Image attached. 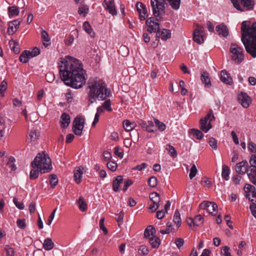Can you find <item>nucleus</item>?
Instances as JSON below:
<instances>
[{
  "instance_id": "obj_1",
  "label": "nucleus",
  "mask_w": 256,
  "mask_h": 256,
  "mask_svg": "<svg viewBox=\"0 0 256 256\" xmlns=\"http://www.w3.org/2000/svg\"><path fill=\"white\" fill-rule=\"evenodd\" d=\"M58 68L60 76L66 85L78 89L85 84L86 73L80 60L66 56L61 58Z\"/></svg>"
},
{
  "instance_id": "obj_2",
  "label": "nucleus",
  "mask_w": 256,
  "mask_h": 256,
  "mask_svg": "<svg viewBox=\"0 0 256 256\" xmlns=\"http://www.w3.org/2000/svg\"><path fill=\"white\" fill-rule=\"evenodd\" d=\"M88 85V105L94 103L97 100H104L112 96V92L107 88L106 84L102 80L90 78Z\"/></svg>"
},
{
  "instance_id": "obj_3",
  "label": "nucleus",
  "mask_w": 256,
  "mask_h": 256,
  "mask_svg": "<svg viewBox=\"0 0 256 256\" xmlns=\"http://www.w3.org/2000/svg\"><path fill=\"white\" fill-rule=\"evenodd\" d=\"M150 5L154 16L146 20V30L151 34L156 33L160 30L159 22L162 20V16L166 13V3L164 0H150Z\"/></svg>"
},
{
  "instance_id": "obj_4",
  "label": "nucleus",
  "mask_w": 256,
  "mask_h": 256,
  "mask_svg": "<svg viewBox=\"0 0 256 256\" xmlns=\"http://www.w3.org/2000/svg\"><path fill=\"white\" fill-rule=\"evenodd\" d=\"M242 38L246 52L252 58H256V22L250 28L247 27L246 22L244 21L241 26Z\"/></svg>"
},
{
  "instance_id": "obj_5",
  "label": "nucleus",
  "mask_w": 256,
  "mask_h": 256,
  "mask_svg": "<svg viewBox=\"0 0 256 256\" xmlns=\"http://www.w3.org/2000/svg\"><path fill=\"white\" fill-rule=\"evenodd\" d=\"M31 166L34 168H38L40 173L47 172L52 168L50 158L44 152L37 154L32 162Z\"/></svg>"
},
{
  "instance_id": "obj_6",
  "label": "nucleus",
  "mask_w": 256,
  "mask_h": 256,
  "mask_svg": "<svg viewBox=\"0 0 256 256\" xmlns=\"http://www.w3.org/2000/svg\"><path fill=\"white\" fill-rule=\"evenodd\" d=\"M215 119L212 110H210L206 116L201 118L200 122V128L204 132H207L212 127L210 122Z\"/></svg>"
},
{
  "instance_id": "obj_7",
  "label": "nucleus",
  "mask_w": 256,
  "mask_h": 256,
  "mask_svg": "<svg viewBox=\"0 0 256 256\" xmlns=\"http://www.w3.org/2000/svg\"><path fill=\"white\" fill-rule=\"evenodd\" d=\"M230 52L233 54L232 59L236 62H240L244 59V50L242 47L236 44H232Z\"/></svg>"
},
{
  "instance_id": "obj_8",
  "label": "nucleus",
  "mask_w": 256,
  "mask_h": 256,
  "mask_svg": "<svg viewBox=\"0 0 256 256\" xmlns=\"http://www.w3.org/2000/svg\"><path fill=\"white\" fill-rule=\"evenodd\" d=\"M196 26L193 32V40L194 42L200 44L204 42V28L198 24L196 25Z\"/></svg>"
},
{
  "instance_id": "obj_9",
  "label": "nucleus",
  "mask_w": 256,
  "mask_h": 256,
  "mask_svg": "<svg viewBox=\"0 0 256 256\" xmlns=\"http://www.w3.org/2000/svg\"><path fill=\"white\" fill-rule=\"evenodd\" d=\"M84 118L76 116L73 122L72 131L76 136H80L82 134L84 128Z\"/></svg>"
},
{
  "instance_id": "obj_10",
  "label": "nucleus",
  "mask_w": 256,
  "mask_h": 256,
  "mask_svg": "<svg viewBox=\"0 0 256 256\" xmlns=\"http://www.w3.org/2000/svg\"><path fill=\"white\" fill-rule=\"evenodd\" d=\"M12 122L7 118H1V138L9 134L11 129Z\"/></svg>"
},
{
  "instance_id": "obj_11",
  "label": "nucleus",
  "mask_w": 256,
  "mask_h": 256,
  "mask_svg": "<svg viewBox=\"0 0 256 256\" xmlns=\"http://www.w3.org/2000/svg\"><path fill=\"white\" fill-rule=\"evenodd\" d=\"M200 207L201 208L206 209V211L212 216L216 214V211L218 209V206L214 202L204 201L200 204Z\"/></svg>"
},
{
  "instance_id": "obj_12",
  "label": "nucleus",
  "mask_w": 256,
  "mask_h": 256,
  "mask_svg": "<svg viewBox=\"0 0 256 256\" xmlns=\"http://www.w3.org/2000/svg\"><path fill=\"white\" fill-rule=\"evenodd\" d=\"M102 5L105 10L112 16H114L117 14V10L116 8L114 0H104L102 2Z\"/></svg>"
},
{
  "instance_id": "obj_13",
  "label": "nucleus",
  "mask_w": 256,
  "mask_h": 256,
  "mask_svg": "<svg viewBox=\"0 0 256 256\" xmlns=\"http://www.w3.org/2000/svg\"><path fill=\"white\" fill-rule=\"evenodd\" d=\"M238 100L240 104L244 108L249 106L251 103V98L248 94L244 92H241L238 95Z\"/></svg>"
},
{
  "instance_id": "obj_14",
  "label": "nucleus",
  "mask_w": 256,
  "mask_h": 256,
  "mask_svg": "<svg viewBox=\"0 0 256 256\" xmlns=\"http://www.w3.org/2000/svg\"><path fill=\"white\" fill-rule=\"evenodd\" d=\"M136 8L139 14V18L140 20H144L148 16L146 8L144 4L140 2L136 3Z\"/></svg>"
},
{
  "instance_id": "obj_15",
  "label": "nucleus",
  "mask_w": 256,
  "mask_h": 256,
  "mask_svg": "<svg viewBox=\"0 0 256 256\" xmlns=\"http://www.w3.org/2000/svg\"><path fill=\"white\" fill-rule=\"evenodd\" d=\"M248 164L246 160H244L235 166V170L237 173L244 174L248 170Z\"/></svg>"
},
{
  "instance_id": "obj_16",
  "label": "nucleus",
  "mask_w": 256,
  "mask_h": 256,
  "mask_svg": "<svg viewBox=\"0 0 256 256\" xmlns=\"http://www.w3.org/2000/svg\"><path fill=\"white\" fill-rule=\"evenodd\" d=\"M22 22V20L18 19L10 22L8 23V32L9 34H13L16 30L19 28V26Z\"/></svg>"
},
{
  "instance_id": "obj_17",
  "label": "nucleus",
  "mask_w": 256,
  "mask_h": 256,
  "mask_svg": "<svg viewBox=\"0 0 256 256\" xmlns=\"http://www.w3.org/2000/svg\"><path fill=\"white\" fill-rule=\"evenodd\" d=\"M171 36V32L169 30L162 28L161 30H159L156 32V40L160 38L164 41H166Z\"/></svg>"
},
{
  "instance_id": "obj_18",
  "label": "nucleus",
  "mask_w": 256,
  "mask_h": 256,
  "mask_svg": "<svg viewBox=\"0 0 256 256\" xmlns=\"http://www.w3.org/2000/svg\"><path fill=\"white\" fill-rule=\"evenodd\" d=\"M90 12L89 6L85 2L78 5V14L80 16L86 17Z\"/></svg>"
},
{
  "instance_id": "obj_19",
  "label": "nucleus",
  "mask_w": 256,
  "mask_h": 256,
  "mask_svg": "<svg viewBox=\"0 0 256 256\" xmlns=\"http://www.w3.org/2000/svg\"><path fill=\"white\" fill-rule=\"evenodd\" d=\"M84 170L82 166L76 167L74 170V179L77 184H80L82 182Z\"/></svg>"
},
{
  "instance_id": "obj_20",
  "label": "nucleus",
  "mask_w": 256,
  "mask_h": 256,
  "mask_svg": "<svg viewBox=\"0 0 256 256\" xmlns=\"http://www.w3.org/2000/svg\"><path fill=\"white\" fill-rule=\"evenodd\" d=\"M216 30L218 35L224 37H226L228 34V30L226 26L223 23L216 26Z\"/></svg>"
},
{
  "instance_id": "obj_21",
  "label": "nucleus",
  "mask_w": 256,
  "mask_h": 256,
  "mask_svg": "<svg viewBox=\"0 0 256 256\" xmlns=\"http://www.w3.org/2000/svg\"><path fill=\"white\" fill-rule=\"evenodd\" d=\"M200 79L205 88H210L212 86L208 72H202Z\"/></svg>"
},
{
  "instance_id": "obj_22",
  "label": "nucleus",
  "mask_w": 256,
  "mask_h": 256,
  "mask_svg": "<svg viewBox=\"0 0 256 256\" xmlns=\"http://www.w3.org/2000/svg\"><path fill=\"white\" fill-rule=\"evenodd\" d=\"M123 177L122 176H118L113 180L112 188L114 192H117L119 190L120 184L122 183Z\"/></svg>"
},
{
  "instance_id": "obj_23",
  "label": "nucleus",
  "mask_w": 256,
  "mask_h": 256,
  "mask_svg": "<svg viewBox=\"0 0 256 256\" xmlns=\"http://www.w3.org/2000/svg\"><path fill=\"white\" fill-rule=\"evenodd\" d=\"M220 76V80L223 82L228 84H231L232 83V78L226 70L221 71Z\"/></svg>"
},
{
  "instance_id": "obj_24",
  "label": "nucleus",
  "mask_w": 256,
  "mask_h": 256,
  "mask_svg": "<svg viewBox=\"0 0 256 256\" xmlns=\"http://www.w3.org/2000/svg\"><path fill=\"white\" fill-rule=\"evenodd\" d=\"M156 232L155 228L152 226H148L144 230V236L146 238L150 240L151 237L156 236Z\"/></svg>"
},
{
  "instance_id": "obj_25",
  "label": "nucleus",
  "mask_w": 256,
  "mask_h": 256,
  "mask_svg": "<svg viewBox=\"0 0 256 256\" xmlns=\"http://www.w3.org/2000/svg\"><path fill=\"white\" fill-rule=\"evenodd\" d=\"M70 122V116L66 114L63 113L60 116L61 126L63 128H67Z\"/></svg>"
},
{
  "instance_id": "obj_26",
  "label": "nucleus",
  "mask_w": 256,
  "mask_h": 256,
  "mask_svg": "<svg viewBox=\"0 0 256 256\" xmlns=\"http://www.w3.org/2000/svg\"><path fill=\"white\" fill-rule=\"evenodd\" d=\"M40 134L35 130H31L28 136H27V140L29 142H34L39 138Z\"/></svg>"
},
{
  "instance_id": "obj_27",
  "label": "nucleus",
  "mask_w": 256,
  "mask_h": 256,
  "mask_svg": "<svg viewBox=\"0 0 256 256\" xmlns=\"http://www.w3.org/2000/svg\"><path fill=\"white\" fill-rule=\"evenodd\" d=\"M256 168H249L247 172V175L250 180L254 185H256Z\"/></svg>"
},
{
  "instance_id": "obj_28",
  "label": "nucleus",
  "mask_w": 256,
  "mask_h": 256,
  "mask_svg": "<svg viewBox=\"0 0 256 256\" xmlns=\"http://www.w3.org/2000/svg\"><path fill=\"white\" fill-rule=\"evenodd\" d=\"M242 4L246 10H252L254 6V0H240Z\"/></svg>"
},
{
  "instance_id": "obj_29",
  "label": "nucleus",
  "mask_w": 256,
  "mask_h": 256,
  "mask_svg": "<svg viewBox=\"0 0 256 256\" xmlns=\"http://www.w3.org/2000/svg\"><path fill=\"white\" fill-rule=\"evenodd\" d=\"M54 247V244L50 238H46L44 242L43 248L45 250H50Z\"/></svg>"
},
{
  "instance_id": "obj_30",
  "label": "nucleus",
  "mask_w": 256,
  "mask_h": 256,
  "mask_svg": "<svg viewBox=\"0 0 256 256\" xmlns=\"http://www.w3.org/2000/svg\"><path fill=\"white\" fill-rule=\"evenodd\" d=\"M1 160L3 162L4 164L6 165L4 168L6 170H8L10 168V164H9L13 163L15 161V159L12 156H6L3 157Z\"/></svg>"
},
{
  "instance_id": "obj_31",
  "label": "nucleus",
  "mask_w": 256,
  "mask_h": 256,
  "mask_svg": "<svg viewBox=\"0 0 256 256\" xmlns=\"http://www.w3.org/2000/svg\"><path fill=\"white\" fill-rule=\"evenodd\" d=\"M166 1L170 6L174 10H178L180 6V0H164L165 3Z\"/></svg>"
},
{
  "instance_id": "obj_32",
  "label": "nucleus",
  "mask_w": 256,
  "mask_h": 256,
  "mask_svg": "<svg viewBox=\"0 0 256 256\" xmlns=\"http://www.w3.org/2000/svg\"><path fill=\"white\" fill-rule=\"evenodd\" d=\"M42 39V40L43 44L45 47H47L50 43L49 42L50 39L48 32L45 30H42L41 33Z\"/></svg>"
},
{
  "instance_id": "obj_33",
  "label": "nucleus",
  "mask_w": 256,
  "mask_h": 256,
  "mask_svg": "<svg viewBox=\"0 0 256 256\" xmlns=\"http://www.w3.org/2000/svg\"><path fill=\"white\" fill-rule=\"evenodd\" d=\"M150 198L152 203L155 204H160V196L158 193L156 192H152L150 194Z\"/></svg>"
},
{
  "instance_id": "obj_34",
  "label": "nucleus",
  "mask_w": 256,
  "mask_h": 256,
  "mask_svg": "<svg viewBox=\"0 0 256 256\" xmlns=\"http://www.w3.org/2000/svg\"><path fill=\"white\" fill-rule=\"evenodd\" d=\"M30 50H24L20 54L19 59L20 60L24 63H26L28 61V60L32 58L29 54Z\"/></svg>"
},
{
  "instance_id": "obj_35",
  "label": "nucleus",
  "mask_w": 256,
  "mask_h": 256,
  "mask_svg": "<svg viewBox=\"0 0 256 256\" xmlns=\"http://www.w3.org/2000/svg\"><path fill=\"white\" fill-rule=\"evenodd\" d=\"M230 169L226 165H223L222 167V176L226 180H228L230 178Z\"/></svg>"
},
{
  "instance_id": "obj_36",
  "label": "nucleus",
  "mask_w": 256,
  "mask_h": 256,
  "mask_svg": "<svg viewBox=\"0 0 256 256\" xmlns=\"http://www.w3.org/2000/svg\"><path fill=\"white\" fill-rule=\"evenodd\" d=\"M77 202L78 203V208L81 212H84L86 210L87 204L83 198H80L77 200Z\"/></svg>"
},
{
  "instance_id": "obj_37",
  "label": "nucleus",
  "mask_w": 256,
  "mask_h": 256,
  "mask_svg": "<svg viewBox=\"0 0 256 256\" xmlns=\"http://www.w3.org/2000/svg\"><path fill=\"white\" fill-rule=\"evenodd\" d=\"M148 242L153 248H157L160 244V240L158 236H152L148 240Z\"/></svg>"
},
{
  "instance_id": "obj_38",
  "label": "nucleus",
  "mask_w": 256,
  "mask_h": 256,
  "mask_svg": "<svg viewBox=\"0 0 256 256\" xmlns=\"http://www.w3.org/2000/svg\"><path fill=\"white\" fill-rule=\"evenodd\" d=\"M123 126L126 131H130L135 127V124L128 120H124L123 122Z\"/></svg>"
},
{
  "instance_id": "obj_39",
  "label": "nucleus",
  "mask_w": 256,
  "mask_h": 256,
  "mask_svg": "<svg viewBox=\"0 0 256 256\" xmlns=\"http://www.w3.org/2000/svg\"><path fill=\"white\" fill-rule=\"evenodd\" d=\"M10 45L11 49L16 54H18L20 52V48L18 42L14 40L10 41Z\"/></svg>"
},
{
  "instance_id": "obj_40",
  "label": "nucleus",
  "mask_w": 256,
  "mask_h": 256,
  "mask_svg": "<svg viewBox=\"0 0 256 256\" xmlns=\"http://www.w3.org/2000/svg\"><path fill=\"white\" fill-rule=\"evenodd\" d=\"M83 28L86 32V33L90 34L91 36H94L93 35L94 34V32H93V30L88 22H84L83 24Z\"/></svg>"
},
{
  "instance_id": "obj_41",
  "label": "nucleus",
  "mask_w": 256,
  "mask_h": 256,
  "mask_svg": "<svg viewBox=\"0 0 256 256\" xmlns=\"http://www.w3.org/2000/svg\"><path fill=\"white\" fill-rule=\"evenodd\" d=\"M154 124L158 130L160 132H163L166 129V125L162 122H161L158 119H154Z\"/></svg>"
},
{
  "instance_id": "obj_42",
  "label": "nucleus",
  "mask_w": 256,
  "mask_h": 256,
  "mask_svg": "<svg viewBox=\"0 0 256 256\" xmlns=\"http://www.w3.org/2000/svg\"><path fill=\"white\" fill-rule=\"evenodd\" d=\"M173 221L178 227L180 226L182 220L180 214L178 210H176L174 212Z\"/></svg>"
},
{
  "instance_id": "obj_43",
  "label": "nucleus",
  "mask_w": 256,
  "mask_h": 256,
  "mask_svg": "<svg viewBox=\"0 0 256 256\" xmlns=\"http://www.w3.org/2000/svg\"><path fill=\"white\" fill-rule=\"evenodd\" d=\"M8 10L10 16H18L20 12L18 8L16 6H10Z\"/></svg>"
},
{
  "instance_id": "obj_44",
  "label": "nucleus",
  "mask_w": 256,
  "mask_h": 256,
  "mask_svg": "<svg viewBox=\"0 0 256 256\" xmlns=\"http://www.w3.org/2000/svg\"><path fill=\"white\" fill-rule=\"evenodd\" d=\"M192 134L198 140H201L204 137V134L202 132L197 129H192L191 130Z\"/></svg>"
},
{
  "instance_id": "obj_45",
  "label": "nucleus",
  "mask_w": 256,
  "mask_h": 256,
  "mask_svg": "<svg viewBox=\"0 0 256 256\" xmlns=\"http://www.w3.org/2000/svg\"><path fill=\"white\" fill-rule=\"evenodd\" d=\"M246 196L252 202V204H256V188L250 194H246Z\"/></svg>"
},
{
  "instance_id": "obj_46",
  "label": "nucleus",
  "mask_w": 256,
  "mask_h": 256,
  "mask_svg": "<svg viewBox=\"0 0 256 256\" xmlns=\"http://www.w3.org/2000/svg\"><path fill=\"white\" fill-rule=\"evenodd\" d=\"M111 101L110 99L106 100L102 104V106L106 111L111 112L112 108L111 107Z\"/></svg>"
},
{
  "instance_id": "obj_47",
  "label": "nucleus",
  "mask_w": 256,
  "mask_h": 256,
  "mask_svg": "<svg viewBox=\"0 0 256 256\" xmlns=\"http://www.w3.org/2000/svg\"><path fill=\"white\" fill-rule=\"evenodd\" d=\"M172 230L173 228L172 225V224L170 222H168L166 224V230H160V232L162 234H168L172 232Z\"/></svg>"
},
{
  "instance_id": "obj_48",
  "label": "nucleus",
  "mask_w": 256,
  "mask_h": 256,
  "mask_svg": "<svg viewBox=\"0 0 256 256\" xmlns=\"http://www.w3.org/2000/svg\"><path fill=\"white\" fill-rule=\"evenodd\" d=\"M194 219V225L197 226H202L204 223V219L201 215L196 216Z\"/></svg>"
},
{
  "instance_id": "obj_49",
  "label": "nucleus",
  "mask_w": 256,
  "mask_h": 256,
  "mask_svg": "<svg viewBox=\"0 0 256 256\" xmlns=\"http://www.w3.org/2000/svg\"><path fill=\"white\" fill-rule=\"evenodd\" d=\"M40 170L38 168H32L30 172V178L31 180H35L37 178L39 175Z\"/></svg>"
},
{
  "instance_id": "obj_50",
  "label": "nucleus",
  "mask_w": 256,
  "mask_h": 256,
  "mask_svg": "<svg viewBox=\"0 0 256 256\" xmlns=\"http://www.w3.org/2000/svg\"><path fill=\"white\" fill-rule=\"evenodd\" d=\"M58 182V179L57 176L55 174L50 175V184L51 188H54Z\"/></svg>"
},
{
  "instance_id": "obj_51",
  "label": "nucleus",
  "mask_w": 256,
  "mask_h": 256,
  "mask_svg": "<svg viewBox=\"0 0 256 256\" xmlns=\"http://www.w3.org/2000/svg\"><path fill=\"white\" fill-rule=\"evenodd\" d=\"M166 146L168 148L167 150L170 156L176 158L177 156V152L176 148L172 145L168 144Z\"/></svg>"
},
{
  "instance_id": "obj_52",
  "label": "nucleus",
  "mask_w": 256,
  "mask_h": 256,
  "mask_svg": "<svg viewBox=\"0 0 256 256\" xmlns=\"http://www.w3.org/2000/svg\"><path fill=\"white\" fill-rule=\"evenodd\" d=\"M208 142L210 146L214 150L218 148V142L217 140L214 138H209Z\"/></svg>"
},
{
  "instance_id": "obj_53",
  "label": "nucleus",
  "mask_w": 256,
  "mask_h": 256,
  "mask_svg": "<svg viewBox=\"0 0 256 256\" xmlns=\"http://www.w3.org/2000/svg\"><path fill=\"white\" fill-rule=\"evenodd\" d=\"M158 180L155 176L150 177L148 181V186L152 188H154L157 185Z\"/></svg>"
},
{
  "instance_id": "obj_54",
  "label": "nucleus",
  "mask_w": 256,
  "mask_h": 256,
  "mask_svg": "<svg viewBox=\"0 0 256 256\" xmlns=\"http://www.w3.org/2000/svg\"><path fill=\"white\" fill-rule=\"evenodd\" d=\"M249 163L250 166L249 168H256V154H252L250 158Z\"/></svg>"
},
{
  "instance_id": "obj_55",
  "label": "nucleus",
  "mask_w": 256,
  "mask_h": 256,
  "mask_svg": "<svg viewBox=\"0 0 256 256\" xmlns=\"http://www.w3.org/2000/svg\"><path fill=\"white\" fill-rule=\"evenodd\" d=\"M40 52V50L37 47H34L31 51L30 50L29 54L30 55V57L32 58L39 55Z\"/></svg>"
},
{
  "instance_id": "obj_56",
  "label": "nucleus",
  "mask_w": 256,
  "mask_h": 256,
  "mask_svg": "<svg viewBox=\"0 0 256 256\" xmlns=\"http://www.w3.org/2000/svg\"><path fill=\"white\" fill-rule=\"evenodd\" d=\"M244 190L246 194H250L256 188L250 184H246L244 186Z\"/></svg>"
},
{
  "instance_id": "obj_57",
  "label": "nucleus",
  "mask_w": 256,
  "mask_h": 256,
  "mask_svg": "<svg viewBox=\"0 0 256 256\" xmlns=\"http://www.w3.org/2000/svg\"><path fill=\"white\" fill-rule=\"evenodd\" d=\"M107 167L112 172H114L116 170V168L118 167V164L114 162L109 161L107 163Z\"/></svg>"
},
{
  "instance_id": "obj_58",
  "label": "nucleus",
  "mask_w": 256,
  "mask_h": 256,
  "mask_svg": "<svg viewBox=\"0 0 256 256\" xmlns=\"http://www.w3.org/2000/svg\"><path fill=\"white\" fill-rule=\"evenodd\" d=\"M197 172L198 170L196 167V165L194 164L190 170V172L189 174L190 178L191 180L192 179L196 176Z\"/></svg>"
},
{
  "instance_id": "obj_59",
  "label": "nucleus",
  "mask_w": 256,
  "mask_h": 256,
  "mask_svg": "<svg viewBox=\"0 0 256 256\" xmlns=\"http://www.w3.org/2000/svg\"><path fill=\"white\" fill-rule=\"evenodd\" d=\"M104 218H100V220L99 225H100V229L103 231L104 233L105 234H106L108 233V230L107 228L104 226Z\"/></svg>"
},
{
  "instance_id": "obj_60",
  "label": "nucleus",
  "mask_w": 256,
  "mask_h": 256,
  "mask_svg": "<svg viewBox=\"0 0 256 256\" xmlns=\"http://www.w3.org/2000/svg\"><path fill=\"white\" fill-rule=\"evenodd\" d=\"M138 252L142 255H146L148 253V250L146 246L142 245L138 248Z\"/></svg>"
},
{
  "instance_id": "obj_61",
  "label": "nucleus",
  "mask_w": 256,
  "mask_h": 256,
  "mask_svg": "<svg viewBox=\"0 0 256 256\" xmlns=\"http://www.w3.org/2000/svg\"><path fill=\"white\" fill-rule=\"evenodd\" d=\"M5 250L6 252V256H14V250L13 248L10 247L9 246L6 245V246Z\"/></svg>"
},
{
  "instance_id": "obj_62",
  "label": "nucleus",
  "mask_w": 256,
  "mask_h": 256,
  "mask_svg": "<svg viewBox=\"0 0 256 256\" xmlns=\"http://www.w3.org/2000/svg\"><path fill=\"white\" fill-rule=\"evenodd\" d=\"M146 131L150 132H155L154 128V124L153 122L148 120L147 124Z\"/></svg>"
},
{
  "instance_id": "obj_63",
  "label": "nucleus",
  "mask_w": 256,
  "mask_h": 256,
  "mask_svg": "<svg viewBox=\"0 0 256 256\" xmlns=\"http://www.w3.org/2000/svg\"><path fill=\"white\" fill-rule=\"evenodd\" d=\"M231 1L233 4L234 6L236 9L240 12L244 11V10L242 8V6L240 5L239 0H231Z\"/></svg>"
},
{
  "instance_id": "obj_64",
  "label": "nucleus",
  "mask_w": 256,
  "mask_h": 256,
  "mask_svg": "<svg viewBox=\"0 0 256 256\" xmlns=\"http://www.w3.org/2000/svg\"><path fill=\"white\" fill-rule=\"evenodd\" d=\"M114 154L117 156L118 157H119L120 158H123L124 156V152L122 150L120 151V146H116L114 148Z\"/></svg>"
}]
</instances>
